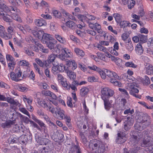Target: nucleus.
Instances as JSON below:
<instances>
[{
  "instance_id": "nucleus-27",
  "label": "nucleus",
  "mask_w": 153,
  "mask_h": 153,
  "mask_svg": "<svg viewBox=\"0 0 153 153\" xmlns=\"http://www.w3.org/2000/svg\"><path fill=\"white\" fill-rule=\"evenodd\" d=\"M75 53L79 56L83 57L85 55L84 52L80 49L78 48H75L74 49Z\"/></svg>"
},
{
  "instance_id": "nucleus-56",
  "label": "nucleus",
  "mask_w": 153,
  "mask_h": 153,
  "mask_svg": "<svg viewBox=\"0 0 153 153\" xmlns=\"http://www.w3.org/2000/svg\"><path fill=\"white\" fill-rule=\"evenodd\" d=\"M119 90L123 94L125 95V97L127 98H129V95L128 92L125 89L120 88H119Z\"/></svg>"
},
{
  "instance_id": "nucleus-61",
  "label": "nucleus",
  "mask_w": 153,
  "mask_h": 153,
  "mask_svg": "<svg viewBox=\"0 0 153 153\" xmlns=\"http://www.w3.org/2000/svg\"><path fill=\"white\" fill-rule=\"evenodd\" d=\"M39 104L44 108H48V105L46 103L44 100L40 101L39 102Z\"/></svg>"
},
{
  "instance_id": "nucleus-43",
  "label": "nucleus",
  "mask_w": 153,
  "mask_h": 153,
  "mask_svg": "<svg viewBox=\"0 0 153 153\" xmlns=\"http://www.w3.org/2000/svg\"><path fill=\"white\" fill-rule=\"evenodd\" d=\"M103 100L104 102L105 108L107 110H109L111 107V103L108 102V99Z\"/></svg>"
},
{
  "instance_id": "nucleus-29",
  "label": "nucleus",
  "mask_w": 153,
  "mask_h": 153,
  "mask_svg": "<svg viewBox=\"0 0 153 153\" xmlns=\"http://www.w3.org/2000/svg\"><path fill=\"white\" fill-rule=\"evenodd\" d=\"M37 143L40 145H46L48 143L49 140L46 138H39L36 140Z\"/></svg>"
},
{
  "instance_id": "nucleus-12",
  "label": "nucleus",
  "mask_w": 153,
  "mask_h": 153,
  "mask_svg": "<svg viewBox=\"0 0 153 153\" xmlns=\"http://www.w3.org/2000/svg\"><path fill=\"white\" fill-rule=\"evenodd\" d=\"M145 67L144 68L146 71V74L148 75H151L153 74V66L149 64H145Z\"/></svg>"
},
{
  "instance_id": "nucleus-39",
  "label": "nucleus",
  "mask_w": 153,
  "mask_h": 153,
  "mask_svg": "<svg viewBox=\"0 0 153 153\" xmlns=\"http://www.w3.org/2000/svg\"><path fill=\"white\" fill-rule=\"evenodd\" d=\"M19 110L22 113L27 116L30 118V116L28 111L24 107H19Z\"/></svg>"
},
{
  "instance_id": "nucleus-22",
  "label": "nucleus",
  "mask_w": 153,
  "mask_h": 153,
  "mask_svg": "<svg viewBox=\"0 0 153 153\" xmlns=\"http://www.w3.org/2000/svg\"><path fill=\"white\" fill-rule=\"evenodd\" d=\"M62 14L64 15V16H65L67 17L68 19L75 21L76 22V23H77V20L76 19L75 17L74 16L72 15L71 14L67 12L64 9L62 10Z\"/></svg>"
},
{
  "instance_id": "nucleus-24",
  "label": "nucleus",
  "mask_w": 153,
  "mask_h": 153,
  "mask_svg": "<svg viewBox=\"0 0 153 153\" xmlns=\"http://www.w3.org/2000/svg\"><path fill=\"white\" fill-rule=\"evenodd\" d=\"M52 42H49L46 43V45L47 47L51 50H52L54 48L55 45L57 44V41L54 39L51 40Z\"/></svg>"
},
{
  "instance_id": "nucleus-40",
  "label": "nucleus",
  "mask_w": 153,
  "mask_h": 153,
  "mask_svg": "<svg viewBox=\"0 0 153 153\" xmlns=\"http://www.w3.org/2000/svg\"><path fill=\"white\" fill-rule=\"evenodd\" d=\"M139 42L142 43L146 42L147 40V37L144 35L140 34L139 35Z\"/></svg>"
},
{
  "instance_id": "nucleus-44",
  "label": "nucleus",
  "mask_w": 153,
  "mask_h": 153,
  "mask_svg": "<svg viewBox=\"0 0 153 153\" xmlns=\"http://www.w3.org/2000/svg\"><path fill=\"white\" fill-rule=\"evenodd\" d=\"M8 66L9 70L11 72H13L16 65L15 62L8 63Z\"/></svg>"
},
{
  "instance_id": "nucleus-54",
  "label": "nucleus",
  "mask_w": 153,
  "mask_h": 153,
  "mask_svg": "<svg viewBox=\"0 0 153 153\" xmlns=\"http://www.w3.org/2000/svg\"><path fill=\"white\" fill-rule=\"evenodd\" d=\"M67 104L68 106L71 108L73 107V104L72 102V99L70 97H68L67 98Z\"/></svg>"
},
{
  "instance_id": "nucleus-23",
  "label": "nucleus",
  "mask_w": 153,
  "mask_h": 153,
  "mask_svg": "<svg viewBox=\"0 0 153 153\" xmlns=\"http://www.w3.org/2000/svg\"><path fill=\"white\" fill-rule=\"evenodd\" d=\"M32 33L33 35L39 39H42L44 34V31L42 30L33 31Z\"/></svg>"
},
{
  "instance_id": "nucleus-34",
  "label": "nucleus",
  "mask_w": 153,
  "mask_h": 153,
  "mask_svg": "<svg viewBox=\"0 0 153 153\" xmlns=\"http://www.w3.org/2000/svg\"><path fill=\"white\" fill-rule=\"evenodd\" d=\"M68 76L70 79L74 80L76 78V74L72 71H68L67 72Z\"/></svg>"
},
{
  "instance_id": "nucleus-60",
  "label": "nucleus",
  "mask_w": 153,
  "mask_h": 153,
  "mask_svg": "<svg viewBox=\"0 0 153 153\" xmlns=\"http://www.w3.org/2000/svg\"><path fill=\"white\" fill-rule=\"evenodd\" d=\"M88 81L90 82H92L97 81V79L94 76H90L88 78Z\"/></svg>"
},
{
  "instance_id": "nucleus-1",
  "label": "nucleus",
  "mask_w": 153,
  "mask_h": 153,
  "mask_svg": "<svg viewBox=\"0 0 153 153\" xmlns=\"http://www.w3.org/2000/svg\"><path fill=\"white\" fill-rule=\"evenodd\" d=\"M6 3L4 0H1L0 2V10H6L12 19L19 22H22V19L18 14L20 12L19 10L16 7L12 6L9 8L6 5Z\"/></svg>"
},
{
  "instance_id": "nucleus-32",
  "label": "nucleus",
  "mask_w": 153,
  "mask_h": 153,
  "mask_svg": "<svg viewBox=\"0 0 153 153\" xmlns=\"http://www.w3.org/2000/svg\"><path fill=\"white\" fill-rule=\"evenodd\" d=\"M67 64L69 66H72V70H75L77 67L76 63L74 60L68 61Z\"/></svg>"
},
{
  "instance_id": "nucleus-8",
  "label": "nucleus",
  "mask_w": 153,
  "mask_h": 153,
  "mask_svg": "<svg viewBox=\"0 0 153 153\" xmlns=\"http://www.w3.org/2000/svg\"><path fill=\"white\" fill-rule=\"evenodd\" d=\"M29 134L27 135H22L21 136V140L20 139V142L22 144H25L26 145L29 141L31 140L32 137L31 136V134L29 131Z\"/></svg>"
},
{
  "instance_id": "nucleus-15",
  "label": "nucleus",
  "mask_w": 153,
  "mask_h": 153,
  "mask_svg": "<svg viewBox=\"0 0 153 153\" xmlns=\"http://www.w3.org/2000/svg\"><path fill=\"white\" fill-rule=\"evenodd\" d=\"M15 123L14 120H8L5 122L2 123L1 124V126L2 127L4 128H10L12 127V126L14 125Z\"/></svg>"
},
{
  "instance_id": "nucleus-13",
  "label": "nucleus",
  "mask_w": 153,
  "mask_h": 153,
  "mask_svg": "<svg viewBox=\"0 0 153 153\" xmlns=\"http://www.w3.org/2000/svg\"><path fill=\"white\" fill-rule=\"evenodd\" d=\"M32 42L36 45L38 47L40 51L44 53H49V51L48 49H45L41 44L37 41V40H33Z\"/></svg>"
},
{
  "instance_id": "nucleus-38",
  "label": "nucleus",
  "mask_w": 153,
  "mask_h": 153,
  "mask_svg": "<svg viewBox=\"0 0 153 153\" xmlns=\"http://www.w3.org/2000/svg\"><path fill=\"white\" fill-rule=\"evenodd\" d=\"M19 115L21 120L26 123H28L30 122V121L27 117L22 115L21 113H19Z\"/></svg>"
},
{
  "instance_id": "nucleus-35",
  "label": "nucleus",
  "mask_w": 153,
  "mask_h": 153,
  "mask_svg": "<svg viewBox=\"0 0 153 153\" xmlns=\"http://www.w3.org/2000/svg\"><path fill=\"white\" fill-rule=\"evenodd\" d=\"M89 91L88 88L86 87L82 88L80 90V94L82 97H84L87 94Z\"/></svg>"
},
{
  "instance_id": "nucleus-26",
  "label": "nucleus",
  "mask_w": 153,
  "mask_h": 153,
  "mask_svg": "<svg viewBox=\"0 0 153 153\" xmlns=\"http://www.w3.org/2000/svg\"><path fill=\"white\" fill-rule=\"evenodd\" d=\"M66 25L68 27L72 29H75L76 28V24L72 21H69L66 23Z\"/></svg>"
},
{
  "instance_id": "nucleus-52",
  "label": "nucleus",
  "mask_w": 153,
  "mask_h": 153,
  "mask_svg": "<svg viewBox=\"0 0 153 153\" xmlns=\"http://www.w3.org/2000/svg\"><path fill=\"white\" fill-rule=\"evenodd\" d=\"M94 29L98 33L101 32V26L98 23H96L94 24Z\"/></svg>"
},
{
  "instance_id": "nucleus-46",
  "label": "nucleus",
  "mask_w": 153,
  "mask_h": 153,
  "mask_svg": "<svg viewBox=\"0 0 153 153\" xmlns=\"http://www.w3.org/2000/svg\"><path fill=\"white\" fill-rule=\"evenodd\" d=\"M13 41L15 45L20 47H22V43L23 42L22 40L17 39L16 38H14Z\"/></svg>"
},
{
  "instance_id": "nucleus-42",
  "label": "nucleus",
  "mask_w": 153,
  "mask_h": 153,
  "mask_svg": "<svg viewBox=\"0 0 153 153\" xmlns=\"http://www.w3.org/2000/svg\"><path fill=\"white\" fill-rule=\"evenodd\" d=\"M120 23L121 27L123 28L127 26H130L131 25L130 23L128 21H121Z\"/></svg>"
},
{
  "instance_id": "nucleus-25",
  "label": "nucleus",
  "mask_w": 153,
  "mask_h": 153,
  "mask_svg": "<svg viewBox=\"0 0 153 153\" xmlns=\"http://www.w3.org/2000/svg\"><path fill=\"white\" fill-rule=\"evenodd\" d=\"M62 53L66 54V57L67 58H71L72 55L70 51L66 48H62Z\"/></svg>"
},
{
  "instance_id": "nucleus-57",
  "label": "nucleus",
  "mask_w": 153,
  "mask_h": 153,
  "mask_svg": "<svg viewBox=\"0 0 153 153\" xmlns=\"http://www.w3.org/2000/svg\"><path fill=\"white\" fill-rule=\"evenodd\" d=\"M58 68L59 71L60 72H63L65 70V66L62 64H60L59 65H58Z\"/></svg>"
},
{
  "instance_id": "nucleus-58",
  "label": "nucleus",
  "mask_w": 153,
  "mask_h": 153,
  "mask_svg": "<svg viewBox=\"0 0 153 153\" xmlns=\"http://www.w3.org/2000/svg\"><path fill=\"white\" fill-rule=\"evenodd\" d=\"M143 83L145 85H149L150 83L149 78L147 76H145V79L143 81Z\"/></svg>"
},
{
  "instance_id": "nucleus-62",
  "label": "nucleus",
  "mask_w": 153,
  "mask_h": 153,
  "mask_svg": "<svg viewBox=\"0 0 153 153\" xmlns=\"http://www.w3.org/2000/svg\"><path fill=\"white\" fill-rule=\"evenodd\" d=\"M77 17L82 23L84 22V21L87 18V16H86L80 14L78 15H77Z\"/></svg>"
},
{
  "instance_id": "nucleus-64",
  "label": "nucleus",
  "mask_w": 153,
  "mask_h": 153,
  "mask_svg": "<svg viewBox=\"0 0 153 153\" xmlns=\"http://www.w3.org/2000/svg\"><path fill=\"white\" fill-rule=\"evenodd\" d=\"M47 110H49L53 114L54 113H55V112L56 111H55V108L53 107V106L48 105V108H46Z\"/></svg>"
},
{
  "instance_id": "nucleus-51",
  "label": "nucleus",
  "mask_w": 153,
  "mask_h": 153,
  "mask_svg": "<svg viewBox=\"0 0 153 153\" xmlns=\"http://www.w3.org/2000/svg\"><path fill=\"white\" fill-rule=\"evenodd\" d=\"M6 58L7 62H14L15 59L10 54H7L6 56Z\"/></svg>"
},
{
  "instance_id": "nucleus-18",
  "label": "nucleus",
  "mask_w": 153,
  "mask_h": 153,
  "mask_svg": "<svg viewBox=\"0 0 153 153\" xmlns=\"http://www.w3.org/2000/svg\"><path fill=\"white\" fill-rule=\"evenodd\" d=\"M35 23L36 25L39 27L46 26L47 25L45 21L42 18L36 19L35 20Z\"/></svg>"
},
{
  "instance_id": "nucleus-53",
  "label": "nucleus",
  "mask_w": 153,
  "mask_h": 153,
  "mask_svg": "<svg viewBox=\"0 0 153 153\" xmlns=\"http://www.w3.org/2000/svg\"><path fill=\"white\" fill-rule=\"evenodd\" d=\"M53 66L52 68V72L53 74H56L57 72V71H59L58 67V65H56L54 64H53Z\"/></svg>"
},
{
  "instance_id": "nucleus-6",
  "label": "nucleus",
  "mask_w": 153,
  "mask_h": 153,
  "mask_svg": "<svg viewBox=\"0 0 153 153\" xmlns=\"http://www.w3.org/2000/svg\"><path fill=\"white\" fill-rule=\"evenodd\" d=\"M127 120L124 123V128L126 131L129 130L131 127L133 125L134 122V120L131 117H128Z\"/></svg>"
},
{
  "instance_id": "nucleus-28",
  "label": "nucleus",
  "mask_w": 153,
  "mask_h": 153,
  "mask_svg": "<svg viewBox=\"0 0 153 153\" xmlns=\"http://www.w3.org/2000/svg\"><path fill=\"white\" fill-rule=\"evenodd\" d=\"M113 16L117 23H120L122 21L123 17L120 14L117 13H114L113 14Z\"/></svg>"
},
{
  "instance_id": "nucleus-59",
  "label": "nucleus",
  "mask_w": 153,
  "mask_h": 153,
  "mask_svg": "<svg viewBox=\"0 0 153 153\" xmlns=\"http://www.w3.org/2000/svg\"><path fill=\"white\" fill-rule=\"evenodd\" d=\"M59 45H57L55 46H54V48L52 50V51L55 53H59L60 52V49L59 48Z\"/></svg>"
},
{
  "instance_id": "nucleus-5",
  "label": "nucleus",
  "mask_w": 153,
  "mask_h": 153,
  "mask_svg": "<svg viewBox=\"0 0 153 153\" xmlns=\"http://www.w3.org/2000/svg\"><path fill=\"white\" fill-rule=\"evenodd\" d=\"M101 92V97L103 100L108 99L114 94V91L107 87L102 88Z\"/></svg>"
},
{
  "instance_id": "nucleus-30",
  "label": "nucleus",
  "mask_w": 153,
  "mask_h": 153,
  "mask_svg": "<svg viewBox=\"0 0 153 153\" xmlns=\"http://www.w3.org/2000/svg\"><path fill=\"white\" fill-rule=\"evenodd\" d=\"M55 38L60 43L64 44L66 42L65 39L58 34L55 35Z\"/></svg>"
},
{
  "instance_id": "nucleus-14",
  "label": "nucleus",
  "mask_w": 153,
  "mask_h": 153,
  "mask_svg": "<svg viewBox=\"0 0 153 153\" xmlns=\"http://www.w3.org/2000/svg\"><path fill=\"white\" fill-rule=\"evenodd\" d=\"M135 49L136 53L138 55H141L143 53L144 49L140 43H138L137 44Z\"/></svg>"
},
{
  "instance_id": "nucleus-17",
  "label": "nucleus",
  "mask_w": 153,
  "mask_h": 153,
  "mask_svg": "<svg viewBox=\"0 0 153 153\" xmlns=\"http://www.w3.org/2000/svg\"><path fill=\"white\" fill-rule=\"evenodd\" d=\"M53 39H54L50 34L44 33L42 39L41 40L42 43H45L47 41L50 40H51Z\"/></svg>"
},
{
  "instance_id": "nucleus-47",
  "label": "nucleus",
  "mask_w": 153,
  "mask_h": 153,
  "mask_svg": "<svg viewBox=\"0 0 153 153\" xmlns=\"http://www.w3.org/2000/svg\"><path fill=\"white\" fill-rule=\"evenodd\" d=\"M125 65L127 67H130L133 68H135L137 67V65L134 64L132 62H127L125 63Z\"/></svg>"
},
{
  "instance_id": "nucleus-36",
  "label": "nucleus",
  "mask_w": 153,
  "mask_h": 153,
  "mask_svg": "<svg viewBox=\"0 0 153 153\" xmlns=\"http://www.w3.org/2000/svg\"><path fill=\"white\" fill-rule=\"evenodd\" d=\"M39 153H51V149L49 146L44 147L39 151Z\"/></svg>"
},
{
  "instance_id": "nucleus-48",
  "label": "nucleus",
  "mask_w": 153,
  "mask_h": 153,
  "mask_svg": "<svg viewBox=\"0 0 153 153\" xmlns=\"http://www.w3.org/2000/svg\"><path fill=\"white\" fill-rule=\"evenodd\" d=\"M98 72L99 73L101 78L103 79H105L106 77V75L105 73V69L103 71L100 68L98 69Z\"/></svg>"
},
{
  "instance_id": "nucleus-3",
  "label": "nucleus",
  "mask_w": 153,
  "mask_h": 153,
  "mask_svg": "<svg viewBox=\"0 0 153 153\" xmlns=\"http://www.w3.org/2000/svg\"><path fill=\"white\" fill-rule=\"evenodd\" d=\"M22 71L19 67L16 68L14 72H11L10 73V79L16 82L22 80L24 78L26 77L27 74H24L22 75Z\"/></svg>"
},
{
  "instance_id": "nucleus-37",
  "label": "nucleus",
  "mask_w": 153,
  "mask_h": 153,
  "mask_svg": "<svg viewBox=\"0 0 153 153\" xmlns=\"http://www.w3.org/2000/svg\"><path fill=\"white\" fill-rule=\"evenodd\" d=\"M18 141L17 137L15 135L12 136L8 139V142L10 143H16Z\"/></svg>"
},
{
  "instance_id": "nucleus-11",
  "label": "nucleus",
  "mask_w": 153,
  "mask_h": 153,
  "mask_svg": "<svg viewBox=\"0 0 153 153\" xmlns=\"http://www.w3.org/2000/svg\"><path fill=\"white\" fill-rule=\"evenodd\" d=\"M57 57V55L56 54L52 53L48 56V59L46 61L48 65V67H49L51 63L54 64L53 62L55 61V59Z\"/></svg>"
},
{
  "instance_id": "nucleus-2",
  "label": "nucleus",
  "mask_w": 153,
  "mask_h": 153,
  "mask_svg": "<svg viewBox=\"0 0 153 153\" xmlns=\"http://www.w3.org/2000/svg\"><path fill=\"white\" fill-rule=\"evenodd\" d=\"M138 123L136 124L135 126V129L141 131L144 128L149 126L151 122L150 117L147 114H144L143 116H140L137 120Z\"/></svg>"
},
{
  "instance_id": "nucleus-41",
  "label": "nucleus",
  "mask_w": 153,
  "mask_h": 153,
  "mask_svg": "<svg viewBox=\"0 0 153 153\" xmlns=\"http://www.w3.org/2000/svg\"><path fill=\"white\" fill-rule=\"evenodd\" d=\"M37 123L39 124L42 128L44 129V132H47V127L44 123L42 121L39 120L37 122Z\"/></svg>"
},
{
  "instance_id": "nucleus-45",
  "label": "nucleus",
  "mask_w": 153,
  "mask_h": 153,
  "mask_svg": "<svg viewBox=\"0 0 153 153\" xmlns=\"http://www.w3.org/2000/svg\"><path fill=\"white\" fill-rule=\"evenodd\" d=\"M19 64L21 66H25L27 67H29L30 65L29 62L25 60H23L19 61Z\"/></svg>"
},
{
  "instance_id": "nucleus-21",
  "label": "nucleus",
  "mask_w": 153,
  "mask_h": 153,
  "mask_svg": "<svg viewBox=\"0 0 153 153\" xmlns=\"http://www.w3.org/2000/svg\"><path fill=\"white\" fill-rule=\"evenodd\" d=\"M65 111L62 109H61L60 108H56V112H55V114H57L60 118L62 119H63L65 117Z\"/></svg>"
},
{
  "instance_id": "nucleus-31",
  "label": "nucleus",
  "mask_w": 153,
  "mask_h": 153,
  "mask_svg": "<svg viewBox=\"0 0 153 153\" xmlns=\"http://www.w3.org/2000/svg\"><path fill=\"white\" fill-rule=\"evenodd\" d=\"M0 36L5 40H8L11 39L12 37V34L7 33L6 31L1 35H0Z\"/></svg>"
},
{
  "instance_id": "nucleus-7",
  "label": "nucleus",
  "mask_w": 153,
  "mask_h": 153,
  "mask_svg": "<svg viewBox=\"0 0 153 153\" xmlns=\"http://www.w3.org/2000/svg\"><path fill=\"white\" fill-rule=\"evenodd\" d=\"M126 134L123 132L120 131L117 133V137L116 139V142L118 144H121L125 142L126 140Z\"/></svg>"
},
{
  "instance_id": "nucleus-9",
  "label": "nucleus",
  "mask_w": 153,
  "mask_h": 153,
  "mask_svg": "<svg viewBox=\"0 0 153 153\" xmlns=\"http://www.w3.org/2000/svg\"><path fill=\"white\" fill-rule=\"evenodd\" d=\"M105 73L106 74V76H107L111 78H114L119 80L120 79V78L117 73L114 71L105 69Z\"/></svg>"
},
{
  "instance_id": "nucleus-20",
  "label": "nucleus",
  "mask_w": 153,
  "mask_h": 153,
  "mask_svg": "<svg viewBox=\"0 0 153 153\" xmlns=\"http://www.w3.org/2000/svg\"><path fill=\"white\" fill-rule=\"evenodd\" d=\"M145 137L143 141V143L141 144V146L142 147L149 146L152 145V142L150 141L151 137H148L147 138Z\"/></svg>"
},
{
  "instance_id": "nucleus-19",
  "label": "nucleus",
  "mask_w": 153,
  "mask_h": 153,
  "mask_svg": "<svg viewBox=\"0 0 153 153\" xmlns=\"http://www.w3.org/2000/svg\"><path fill=\"white\" fill-rule=\"evenodd\" d=\"M125 46L129 52H131L133 50L134 47L130 39H128L127 42H126Z\"/></svg>"
},
{
  "instance_id": "nucleus-4",
  "label": "nucleus",
  "mask_w": 153,
  "mask_h": 153,
  "mask_svg": "<svg viewBox=\"0 0 153 153\" xmlns=\"http://www.w3.org/2000/svg\"><path fill=\"white\" fill-rule=\"evenodd\" d=\"M131 81L126 82V88L129 91V94L139 99H141V96L136 95L135 93H138L139 90L137 88V86L135 85V84L132 82V81L130 80Z\"/></svg>"
},
{
  "instance_id": "nucleus-49",
  "label": "nucleus",
  "mask_w": 153,
  "mask_h": 153,
  "mask_svg": "<svg viewBox=\"0 0 153 153\" xmlns=\"http://www.w3.org/2000/svg\"><path fill=\"white\" fill-rule=\"evenodd\" d=\"M53 13L54 16L56 19H60L62 16L61 13L57 10H53Z\"/></svg>"
},
{
  "instance_id": "nucleus-10",
  "label": "nucleus",
  "mask_w": 153,
  "mask_h": 153,
  "mask_svg": "<svg viewBox=\"0 0 153 153\" xmlns=\"http://www.w3.org/2000/svg\"><path fill=\"white\" fill-rule=\"evenodd\" d=\"M8 13L6 10H0V19L2 18L4 20L7 22H11V19L8 17V15L7 13Z\"/></svg>"
},
{
  "instance_id": "nucleus-63",
  "label": "nucleus",
  "mask_w": 153,
  "mask_h": 153,
  "mask_svg": "<svg viewBox=\"0 0 153 153\" xmlns=\"http://www.w3.org/2000/svg\"><path fill=\"white\" fill-rule=\"evenodd\" d=\"M135 4V1L133 0H131L128 2V6L129 9L132 8Z\"/></svg>"
},
{
  "instance_id": "nucleus-50",
  "label": "nucleus",
  "mask_w": 153,
  "mask_h": 153,
  "mask_svg": "<svg viewBox=\"0 0 153 153\" xmlns=\"http://www.w3.org/2000/svg\"><path fill=\"white\" fill-rule=\"evenodd\" d=\"M17 88L19 91L22 92H26L28 89L26 87L21 85L18 86Z\"/></svg>"
},
{
  "instance_id": "nucleus-16",
  "label": "nucleus",
  "mask_w": 153,
  "mask_h": 153,
  "mask_svg": "<svg viewBox=\"0 0 153 153\" xmlns=\"http://www.w3.org/2000/svg\"><path fill=\"white\" fill-rule=\"evenodd\" d=\"M35 61L36 63L39 65L40 67L42 68H48V65L47 61L46 60L42 62L39 58H36L35 59Z\"/></svg>"
},
{
  "instance_id": "nucleus-55",
  "label": "nucleus",
  "mask_w": 153,
  "mask_h": 153,
  "mask_svg": "<svg viewBox=\"0 0 153 153\" xmlns=\"http://www.w3.org/2000/svg\"><path fill=\"white\" fill-rule=\"evenodd\" d=\"M98 151L100 153H102L105 152V146L103 144H101L100 145H99Z\"/></svg>"
},
{
  "instance_id": "nucleus-33",
  "label": "nucleus",
  "mask_w": 153,
  "mask_h": 153,
  "mask_svg": "<svg viewBox=\"0 0 153 153\" xmlns=\"http://www.w3.org/2000/svg\"><path fill=\"white\" fill-rule=\"evenodd\" d=\"M23 100L24 102L27 105V103L28 105H31L32 104L33 99L31 97H27L26 96H24L23 97Z\"/></svg>"
}]
</instances>
